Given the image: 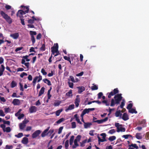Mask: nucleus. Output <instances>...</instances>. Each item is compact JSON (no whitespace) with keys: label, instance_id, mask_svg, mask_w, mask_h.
<instances>
[{"label":"nucleus","instance_id":"nucleus-27","mask_svg":"<svg viewBox=\"0 0 149 149\" xmlns=\"http://www.w3.org/2000/svg\"><path fill=\"white\" fill-rule=\"evenodd\" d=\"M102 103L105 104L106 106H108L110 105V101L107 100H103L102 102Z\"/></svg>","mask_w":149,"mask_h":149},{"label":"nucleus","instance_id":"nucleus-29","mask_svg":"<svg viewBox=\"0 0 149 149\" xmlns=\"http://www.w3.org/2000/svg\"><path fill=\"white\" fill-rule=\"evenodd\" d=\"M16 83L14 81H12L11 85V87L13 88L17 86Z\"/></svg>","mask_w":149,"mask_h":149},{"label":"nucleus","instance_id":"nucleus-64","mask_svg":"<svg viewBox=\"0 0 149 149\" xmlns=\"http://www.w3.org/2000/svg\"><path fill=\"white\" fill-rule=\"evenodd\" d=\"M145 138L147 140H148L149 139V132L146 133Z\"/></svg>","mask_w":149,"mask_h":149},{"label":"nucleus","instance_id":"nucleus-35","mask_svg":"<svg viewBox=\"0 0 149 149\" xmlns=\"http://www.w3.org/2000/svg\"><path fill=\"white\" fill-rule=\"evenodd\" d=\"M29 33L31 36H34V35H36L37 34L36 32L35 31H31L29 32Z\"/></svg>","mask_w":149,"mask_h":149},{"label":"nucleus","instance_id":"nucleus-33","mask_svg":"<svg viewBox=\"0 0 149 149\" xmlns=\"http://www.w3.org/2000/svg\"><path fill=\"white\" fill-rule=\"evenodd\" d=\"M70 78L68 79V81H71L73 82L74 83V81H75V79L74 77L72 76H70Z\"/></svg>","mask_w":149,"mask_h":149},{"label":"nucleus","instance_id":"nucleus-38","mask_svg":"<svg viewBox=\"0 0 149 149\" xmlns=\"http://www.w3.org/2000/svg\"><path fill=\"white\" fill-rule=\"evenodd\" d=\"M65 120V119L63 118H62L59 119L56 122V123L57 124H59Z\"/></svg>","mask_w":149,"mask_h":149},{"label":"nucleus","instance_id":"nucleus-9","mask_svg":"<svg viewBox=\"0 0 149 149\" xmlns=\"http://www.w3.org/2000/svg\"><path fill=\"white\" fill-rule=\"evenodd\" d=\"M41 131L39 130L36 131L32 134L33 138H35L37 137L41 133Z\"/></svg>","mask_w":149,"mask_h":149},{"label":"nucleus","instance_id":"nucleus-25","mask_svg":"<svg viewBox=\"0 0 149 149\" xmlns=\"http://www.w3.org/2000/svg\"><path fill=\"white\" fill-rule=\"evenodd\" d=\"M136 137L138 139H141L142 138L141 134L140 133H137L135 135Z\"/></svg>","mask_w":149,"mask_h":149},{"label":"nucleus","instance_id":"nucleus-34","mask_svg":"<svg viewBox=\"0 0 149 149\" xmlns=\"http://www.w3.org/2000/svg\"><path fill=\"white\" fill-rule=\"evenodd\" d=\"M116 139V137L115 136H112L109 137V140L111 141H113Z\"/></svg>","mask_w":149,"mask_h":149},{"label":"nucleus","instance_id":"nucleus-2","mask_svg":"<svg viewBox=\"0 0 149 149\" xmlns=\"http://www.w3.org/2000/svg\"><path fill=\"white\" fill-rule=\"evenodd\" d=\"M0 13L1 16L9 24H10L12 22V19L3 11H1Z\"/></svg>","mask_w":149,"mask_h":149},{"label":"nucleus","instance_id":"nucleus-6","mask_svg":"<svg viewBox=\"0 0 149 149\" xmlns=\"http://www.w3.org/2000/svg\"><path fill=\"white\" fill-rule=\"evenodd\" d=\"M58 43L55 44L54 46L51 48V52L53 54H54L58 50Z\"/></svg>","mask_w":149,"mask_h":149},{"label":"nucleus","instance_id":"nucleus-51","mask_svg":"<svg viewBox=\"0 0 149 149\" xmlns=\"http://www.w3.org/2000/svg\"><path fill=\"white\" fill-rule=\"evenodd\" d=\"M116 132V131L114 129L110 130L108 132V133L111 134H113Z\"/></svg>","mask_w":149,"mask_h":149},{"label":"nucleus","instance_id":"nucleus-28","mask_svg":"<svg viewBox=\"0 0 149 149\" xmlns=\"http://www.w3.org/2000/svg\"><path fill=\"white\" fill-rule=\"evenodd\" d=\"M125 104V101L124 100H123L122 102H121V104L118 107V108L120 107L121 109H123L124 106Z\"/></svg>","mask_w":149,"mask_h":149},{"label":"nucleus","instance_id":"nucleus-5","mask_svg":"<svg viewBox=\"0 0 149 149\" xmlns=\"http://www.w3.org/2000/svg\"><path fill=\"white\" fill-rule=\"evenodd\" d=\"M108 117H107L103 119L95 120L97 119V118L95 117H93V122L95 123H97L98 124H100L103 123L104 122L107 121L108 120Z\"/></svg>","mask_w":149,"mask_h":149},{"label":"nucleus","instance_id":"nucleus-49","mask_svg":"<svg viewBox=\"0 0 149 149\" xmlns=\"http://www.w3.org/2000/svg\"><path fill=\"white\" fill-rule=\"evenodd\" d=\"M98 88L97 86L95 85H94L91 87V89L92 90H97Z\"/></svg>","mask_w":149,"mask_h":149},{"label":"nucleus","instance_id":"nucleus-22","mask_svg":"<svg viewBox=\"0 0 149 149\" xmlns=\"http://www.w3.org/2000/svg\"><path fill=\"white\" fill-rule=\"evenodd\" d=\"M43 81L45 83L47 84L48 86H50L52 84L50 81L47 79H44Z\"/></svg>","mask_w":149,"mask_h":149},{"label":"nucleus","instance_id":"nucleus-15","mask_svg":"<svg viewBox=\"0 0 149 149\" xmlns=\"http://www.w3.org/2000/svg\"><path fill=\"white\" fill-rule=\"evenodd\" d=\"M129 147L128 149H134V148L136 149L138 148V147L136 144H131L130 145H129Z\"/></svg>","mask_w":149,"mask_h":149},{"label":"nucleus","instance_id":"nucleus-13","mask_svg":"<svg viewBox=\"0 0 149 149\" xmlns=\"http://www.w3.org/2000/svg\"><path fill=\"white\" fill-rule=\"evenodd\" d=\"M12 103L14 105H18L20 104V102L19 100L15 99L13 100Z\"/></svg>","mask_w":149,"mask_h":149},{"label":"nucleus","instance_id":"nucleus-7","mask_svg":"<svg viewBox=\"0 0 149 149\" xmlns=\"http://www.w3.org/2000/svg\"><path fill=\"white\" fill-rule=\"evenodd\" d=\"M38 79V82H39L42 80V76L40 75H39V76H36L33 79L32 82L33 83V86L35 85L36 81Z\"/></svg>","mask_w":149,"mask_h":149},{"label":"nucleus","instance_id":"nucleus-44","mask_svg":"<svg viewBox=\"0 0 149 149\" xmlns=\"http://www.w3.org/2000/svg\"><path fill=\"white\" fill-rule=\"evenodd\" d=\"M133 106V104L132 103H129L127 106L126 108L127 109L129 110Z\"/></svg>","mask_w":149,"mask_h":149},{"label":"nucleus","instance_id":"nucleus-56","mask_svg":"<svg viewBox=\"0 0 149 149\" xmlns=\"http://www.w3.org/2000/svg\"><path fill=\"white\" fill-rule=\"evenodd\" d=\"M12 97H19L20 96L19 95L17 96V93H14L11 96Z\"/></svg>","mask_w":149,"mask_h":149},{"label":"nucleus","instance_id":"nucleus-26","mask_svg":"<svg viewBox=\"0 0 149 149\" xmlns=\"http://www.w3.org/2000/svg\"><path fill=\"white\" fill-rule=\"evenodd\" d=\"M128 112L131 113H135V114H136L137 113V112L135 110V109H133L131 108L129 110Z\"/></svg>","mask_w":149,"mask_h":149},{"label":"nucleus","instance_id":"nucleus-31","mask_svg":"<svg viewBox=\"0 0 149 149\" xmlns=\"http://www.w3.org/2000/svg\"><path fill=\"white\" fill-rule=\"evenodd\" d=\"M87 142V139H85L82 142H80V146L82 147H84L85 145V143H86Z\"/></svg>","mask_w":149,"mask_h":149},{"label":"nucleus","instance_id":"nucleus-50","mask_svg":"<svg viewBox=\"0 0 149 149\" xmlns=\"http://www.w3.org/2000/svg\"><path fill=\"white\" fill-rule=\"evenodd\" d=\"M0 127L2 128L3 131L4 132H5V127L6 125L4 124H1L0 125Z\"/></svg>","mask_w":149,"mask_h":149},{"label":"nucleus","instance_id":"nucleus-12","mask_svg":"<svg viewBox=\"0 0 149 149\" xmlns=\"http://www.w3.org/2000/svg\"><path fill=\"white\" fill-rule=\"evenodd\" d=\"M19 36V34L18 33H15L10 35V36L15 39H17Z\"/></svg>","mask_w":149,"mask_h":149},{"label":"nucleus","instance_id":"nucleus-32","mask_svg":"<svg viewBox=\"0 0 149 149\" xmlns=\"http://www.w3.org/2000/svg\"><path fill=\"white\" fill-rule=\"evenodd\" d=\"M26 125L21 123L19 124V127L20 129L23 130L26 127Z\"/></svg>","mask_w":149,"mask_h":149},{"label":"nucleus","instance_id":"nucleus-18","mask_svg":"<svg viewBox=\"0 0 149 149\" xmlns=\"http://www.w3.org/2000/svg\"><path fill=\"white\" fill-rule=\"evenodd\" d=\"M92 125L91 123L87 122L85 123L84 124V128L85 129H87L88 128L90 127Z\"/></svg>","mask_w":149,"mask_h":149},{"label":"nucleus","instance_id":"nucleus-14","mask_svg":"<svg viewBox=\"0 0 149 149\" xmlns=\"http://www.w3.org/2000/svg\"><path fill=\"white\" fill-rule=\"evenodd\" d=\"M77 88L78 89V92L79 94H81L85 90V88L83 86H80L77 87Z\"/></svg>","mask_w":149,"mask_h":149},{"label":"nucleus","instance_id":"nucleus-45","mask_svg":"<svg viewBox=\"0 0 149 149\" xmlns=\"http://www.w3.org/2000/svg\"><path fill=\"white\" fill-rule=\"evenodd\" d=\"M81 137V135H78L76 137V138L75 140H76V141L79 142L80 141Z\"/></svg>","mask_w":149,"mask_h":149},{"label":"nucleus","instance_id":"nucleus-41","mask_svg":"<svg viewBox=\"0 0 149 149\" xmlns=\"http://www.w3.org/2000/svg\"><path fill=\"white\" fill-rule=\"evenodd\" d=\"M68 84L69 87L71 88H73L74 84L73 82H70L69 81L68 82Z\"/></svg>","mask_w":149,"mask_h":149},{"label":"nucleus","instance_id":"nucleus-1","mask_svg":"<svg viewBox=\"0 0 149 149\" xmlns=\"http://www.w3.org/2000/svg\"><path fill=\"white\" fill-rule=\"evenodd\" d=\"M119 91L118 88H116L113 89V91L110 93H108L107 95H108V97L109 98H111V96L115 95L113 99H112L111 100L110 106L111 107L114 106L116 104H118L122 99L123 97L122 96V94L120 93L117 94L119 93Z\"/></svg>","mask_w":149,"mask_h":149},{"label":"nucleus","instance_id":"nucleus-30","mask_svg":"<svg viewBox=\"0 0 149 149\" xmlns=\"http://www.w3.org/2000/svg\"><path fill=\"white\" fill-rule=\"evenodd\" d=\"M40 51H44L45 50V44H43L42 45L41 47L40 48Z\"/></svg>","mask_w":149,"mask_h":149},{"label":"nucleus","instance_id":"nucleus-23","mask_svg":"<svg viewBox=\"0 0 149 149\" xmlns=\"http://www.w3.org/2000/svg\"><path fill=\"white\" fill-rule=\"evenodd\" d=\"M77 142L78 141H76V140H74V145L72 146V148H75L79 146V145L78 143Z\"/></svg>","mask_w":149,"mask_h":149},{"label":"nucleus","instance_id":"nucleus-63","mask_svg":"<svg viewBox=\"0 0 149 149\" xmlns=\"http://www.w3.org/2000/svg\"><path fill=\"white\" fill-rule=\"evenodd\" d=\"M41 35L40 33H39L36 36V39L37 40H40L41 38Z\"/></svg>","mask_w":149,"mask_h":149},{"label":"nucleus","instance_id":"nucleus-46","mask_svg":"<svg viewBox=\"0 0 149 149\" xmlns=\"http://www.w3.org/2000/svg\"><path fill=\"white\" fill-rule=\"evenodd\" d=\"M23 135V134L22 133H19L18 134L15 135V136L18 138H19L22 137Z\"/></svg>","mask_w":149,"mask_h":149},{"label":"nucleus","instance_id":"nucleus-16","mask_svg":"<svg viewBox=\"0 0 149 149\" xmlns=\"http://www.w3.org/2000/svg\"><path fill=\"white\" fill-rule=\"evenodd\" d=\"M121 118L124 121L127 120L129 119L128 116L126 113H125L123 114V116Z\"/></svg>","mask_w":149,"mask_h":149},{"label":"nucleus","instance_id":"nucleus-11","mask_svg":"<svg viewBox=\"0 0 149 149\" xmlns=\"http://www.w3.org/2000/svg\"><path fill=\"white\" fill-rule=\"evenodd\" d=\"M29 110L30 113H35L37 111V107L35 106H32L29 108Z\"/></svg>","mask_w":149,"mask_h":149},{"label":"nucleus","instance_id":"nucleus-17","mask_svg":"<svg viewBox=\"0 0 149 149\" xmlns=\"http://www.w3.org/2000/svg\"><path fill=\"white\" fill-rule=\"evenodd\" d=\"M22 143L24 144H26L29 143L28 139L26 137H24L22 140Z\"/></svg>","mask_w":149,"mask_h":149},{"label":"nucleus","instance_id":"nucleus-36","mask_svg":"<svg viewBox=\"0 0 149 149\" xmlns=\"http://www.w3.org/2000/svg\"><path fill=\"white\" fill-rule=\"evenodd\" d=\"M63 110L62 109H59L58 110L56 111V115L57 116H59L61 113L62 111Z\"/></svg>","mask_w":149,"mask_h":149},{"label":"nucleus","instance_id":"nucleus-20","mask_svg":"<svg viewBox=\"0 0 149 149\" xmlns=\"http://www.w3.org/2000/svg\"><path fill=\"white\" fill-rule=\"evenodd\" d=\"M74 107V104H72L69 105L67 109H65L66 111H68L69 110H71L73 109Z\"/></svg>","mask_w":149,"mask_h":149},{"label":"nucleus","instance_id":"nucleus-62","mask_svg":"<svg viewBox=\"0 0 149 149\" xmlns=\"http://www.w3.org/2000/svg\"><path fill=\"white\" fill-rule=\"evenodd\" d=\"M24 114L23 113H22L21 114H20L19 115V116L18 117V119H20L24 117Z\"/></svg>","mask_w":149,"mask_h":149},{"label":"nucleus","instance_id":"nucleus-8","mask_svg":"<svg viewBox=\"0 0 149 149\" xmlns=\"http://www.w3.org/2000/svg\"><path fill=\"white\" fill-rule=\"evenodd\" d=\"M80 95H77L76 96V99L74 101V104L76 107H78L79 105V103L80 102V100L79 98Z\"/></svg>","mask_w":149,"mask_h":149},{"label":"nucleus","instance_id":"nucleus-59","mask_svg":"<svg viewBox=\"0 0 149 149\" xmlns=\"http://www.w3.org/2000/svg\"><path fill=\"white\" fill-rule=\"evenodd\" d=\"M103 95V93L102 92L99 93L98 94V98L100 99Z\"/></svg>","mask_w":149,"mask_h":149},{"label":"nucleus","instance_id":"nucleus-19","mask_svg":"<svg viewBox=\"0 0 149 149\" xmlns=\"http://www.w3.org/2000/svg\"><path fill=\"white\" fill-rule=\"evenodd\" d=\"M115 115L116 117L120 116V118H121L122 114L121 113V111L119 110L117 111L115 113Z\"/></svg>","mask_w":149,"mask_h":149},{"label":"nucleus","instance_id":"nucleus-3","mask_svg":"<svg viewBox=\"0 0 149 149\" xmlns=\"http://www.w3.org/2000/svg\"><path fill=\"white\" fill-rule=\"evenodd\" d=\"M26 10L24 11L22 10H19L16 15L17 16H19V18L24 17L23 15H25L26 13H28L29 10V6H27L26 7Z\"/></svg>","mask_w":149,"mask_h":149},{"label":"nucleus","instance_id":"nucleus-10","mask_svg":"<svg viewBox=\"0 0 149 149\" xmlns=\"http://www.w3.org/2000/svg\"><path fill=\"white\" fill-rule=\"evenodd\" d=\"M50 128V127H48L41 134V136L42 137H44L48 134L47 132L49 130Z\"/></svg>","mask_w":149,"mask_h":149},{"label":"nucleus","instance_id":"nucleus-58","mask_svg":"<svg viewBox=\"0 0 149 149\" xmlns=\"http://www.w3.org/2000/svg\"><path fill=\"white\" fill-rule=\"evenodd\" d=\"M5 116V114H4L3 111L1 109H0V116Z\"/></svg>","mask_w":149,"mask_h":149},{"label":"nucleus","instance_id":"nucleus-53","mask_svg":"<svg viewBox=\"0 0 149 149\" xmlns=\"http://www.w3.org/2000/svg\"><path fill=\"white\" fill-rule=\"evenodd\" d=\"M11 129L10 127H8L5 128V132L8 133L11 131Z\"/></svg>","mask_w":149,"mask_h":149},{"label":"nucleus","instance_id":"nucleus-57","mask_svg":"<svg viewBox=\"0 0 149 149\" xmlns=\"http://www.w3.org/2000/svg\"><path fill=\"white\" fill-rule=\"evenodd\" d=\"M27 74L26 73L23 72L20 75V77L21 78H23L24 76H27Z\"/></svg>","mask_w":149,"mask_h":149},{"label":"nucleus","instance_id":"nucleus-43","mask_svg":"<svg viewBox=\"0 0 149 149\" xmlns=\"http://www.w3.org/2000/svg\"><path fill=\"white\" fill-rule=\"evenodd\" d=\"M31 40L32 42V45H34V43L35 42V39L34 36H31Z\"/></svg>","mask_w":149,"mask_h":149},{"label":"nucleus","instance_id":"nucleus-47","mask_svg":"<svg viewBox=\"0 0 149 149\" xmlns=\"http://www.w3.org/2000/svg\"><path fill=\"white\" fill-rule=\"evenodd\" d=\"M71 126L72 128H75L76 127V123L74 122H73L71 123Z\"/></svg>","mask_w":149,"mask_h":149},{"label":"nucleus","instance_id":"nucleus-55","mask_svg":"<svg viewBox=\"0 0 149 149\" xmlns=\"http://www.w3.org/2000/svg\"><path fill=\"white\" fill-rule=\"evenodd\" d=\"M23 18L24 17L20 18V19L21 21V23L23 25H24L25 24L24 22V19Z\"/></svg>","mask_w":149,"mask_h":149},{"label":"nucleus","instance_id":"nucleus-21","mask_svg":"<svg viewBox=\"0 0 149 149\" xmlns=\"http://www.w3.org/2000/svg\"><path fill=\"white\" fill-rule=\"evenodd\" d=\"M45 88L44 87H42L41 88L39 93V96H40L42 94H43L45 92Z\"/></svg>","mask_w":149,"mask_h":149},{"label":"nucleus","instance_id":"nucleus-42","mask_svg":"<svg viewBox=\"0 0 149 149\" xmlns=\"http://www.w3.org/2000/svg\"><path fill=\"white\" fill-rule=\"evenodd\" d=\"M129 136L132 137V136L130 134L124 135L122 136L124 138L126 139H127Z\"/></svg>","mask_w":149,"mask_h":149},{"label":"nucleus","instance_id":"nucleus-60","mask_svg":"<svg viewBox=\"0 0 149 149\" xmlns=\"http://www.w3.org/2000/svg\"><path fill=\"white\" fill-rule=\"evenodd\" d=\"M100 135L102 136V138L104 139H106V134L105 133H102L100 134Z\"/></svg>","mask_w":149,"mask_h":149},{"label":"nucleus","instance_id":"nucleus-61","mask_svg":"<svg viewBox=\"0 0 149 149\" xmlns=\"http://www.w3.org/2000/svg\"><path fill=\"white\" fill-rule=\"evenodd\" d=\"M83 111L85 113V114L86 113H88L90 111L88 109H85Z\"/></svg>","mask_w":149,"mask_h":149},{"label":"nucleus","instance_id":"nucleus-39","mask_svg":"<svg viewBox=\"0 0 149 149\" xmlns=\"http://www.w3.org/2000/svg\"><path fill=\"white\" fill-rule=\"evenodd\" d=\"M3 122L4 124H7L8 125H10V122L9 121L5 120H3Z\"/></svg>","mask_w":149,"mask_h":149},{"label":"nucleus","instance_id":"nucleus-24","mask_svg":"<svg viewBox=\"0 0 149 149\" xmlns=\"http://www.w3.org/2000/svg\"><path fill=\"white\" fill-rule=\"evenodd\" d=\"M66 95L68 97H72L73 96L72 93V90H70L68 92L66 93Z\"/></svg>","mask_w":149,"mask_h":149},{"label":"nucleus","instance_id":"nucleus-52","mask_svg":"<svg viewBox=\"0 0 149 149\" xmlns=\"http://www.w3.org/2000/svg\"><path fill=\"white\" fill-rule=\"evenodd\" d=\"M41 72L43 75H45L47 74V72L45 71V70L43 68L41 69Z\"/></svg>","mask_w":149,"mask_h":149},{"label":"nucleus","instance_id":"nucleus-4","mask_svg":"<svg viewBox=\"0 0 149 149\" xmlns=\"http://www.w3.org/2000/svg\"><path fill=\"white\" fill-rule=\"evenodd\" d=\"M115 125L116 127H117V132H125V128L122 127V124H120L118 123H116Z\"/></svg>","mask_w":149,"mask_h":149},{"label":"nucleus","instance_id":"nucleus-37","mask_svg":"<svg viewBox=\"0 0 149 149\" xmlns=\"http://www.w3.org/2000/svg\"><path fill=\"white\" fill-rule=\"evenodd\" d=\"M65 146L66 149H68L69 146V141L66 140L65 143Z\"/></svg>","mask_w":149,"mask_h":149},{"label":"nucleus","instance_id":"nucleus-40","mask_svg":"<svg viewBox=\"0 0 149 149\" xmlns=\"http://www.w3.org/2000/svg\"><path fill=\"white\" fill-rule=\"evenodd\" d=\"M97 137L98 138V140L100 142H102L107 141V140L106 139H101L100 137L99 136H97Z\"/></svg>","mask_w":149,"mask_h":149},{"label":"nucleus","instance_id":"nucleus-48","mask_svg":"<svg viewBox=\"0 0 149 149\" xmlns=\"http://www.w3.org/2000/svg\"><path fill=\"white\" fill-rule=\"evenodd\" d=\"M4 109L5 112L6 113L9 112L10 111V109L9 107L5 108Z\"/></svg>","mask_w":149,"mask_h":149},{"label":"nucleus","instance_id":"nucleus-54","mask_svg":"<svg viewBox=\"0 0 149 149\" xmlns=\"http://www.w3.org/2000/svg\"><path fill=\"white\" fill-rule=\"evenodd\" d=\"M63 129V127L61 126L59 127L58 129V134H60L62 131V130Z\"/></svg>","mask_w":149,"mask_h":149}]
</instances>
